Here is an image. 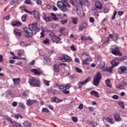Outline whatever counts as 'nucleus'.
I'll return each instance as SVG.
<instances>
[{
	"instance_id": "f257e3e1",
	"label": "nucleus",
	"mask_w": 127,
	"mask_h": 127,
	"mask_svg": "<svg viewBox=\"0 0 127 127\" xmlns=\"http://www.w3.org/2000/svg\"><path fill=\"white\" fill-rule=\"evenodd\" d=\"M23 30L27 34V37H32L33 36V31H35V34H36V32L40 31V28L37 27V23H35L29 25V28H24Z\"/></svg>"
},
{
	"instance_id": "f03ea898",
	"label": "nucleus",
	"mask_w": 127,
	"mask_h": 127,
	"mask_svg": "<svg viewBox=\"0 0 127 127\" xmlns=\"http://www.w3.org/2000/svg\"><path fill=\"white\" fill-rule=\"evenodd\" d=\"M57 4L59 8L64 12L68 11L69 8L71 7L70 4L66 2V0H61V1H58Z\"/></svg>"
},
{
	"instance_id": "7ed1b4c3",
	"label": "nucleus",
	"mask_w": 127,
	"mask_h": 127,
	"mask_svg": "<svg viewBox=\"0 0 127 127\" xmlns=\"http://www.w3.org/2000/svg\"><path fill=\"white\" fill-rule=\"evenodd\" d=\"M110 38L112 39L113 41H117L119 39V34L114 33L113 34H110L107 38L104 37L102 40H104V39L107 40L103 42V44H109L110 43Z\"/></svg>"
},
{
	"instance_id": "20e7f679",
	"label": "nucleus",
	"mask_w": 127,
	"mask_h": 127,
	"mask_svg": "<svg viewBox=\"0 0 127 127\" xmlns=\"http://www.w3.org/2000/svg\"><path fill=\"white\" fill-rule=\"evenodd\" d=\"M101 80H102V74L100 72H97L93 79V85H94V86H99V84H100Z\"/></svg>"
},
{
	"instance_id": "39448f33",
	"label": "nucleus",
	"mask_w": 127,
	"mask_h": 127,
	"mask_svg": "<svg viewBox=\"0 0 127 127\" xmlns=\"http://www.w3.org/2000/svg\"><path fill=\"white\" fill-rule=\"evenodd\" d=\"M110 53L113 54V55H115V56H122L123 55L121 51H120V48L117 46L110 48Z\"/></svg>"
},
{
	"instance_id": "423d86ee",
	"label": "nucleus",
	"mask_w": 127,
	"mask_h": 127,
	"mask_svg": "<svg viewBox=\"0 0 127 127\" xmlns=\"http://www.w3.org/2000/svg\"><path fill=\"white\" fill-rule=\"evenodd\" d=\"M29 83L31 86H32L33 87H40V81L35 77H33L31 79L29 80Z\"/></svg>"
},
{
	"instance_id": "0eeeda50",
	"label": "nucleus",
	"mask_w": 127,
	"mask_h": 127,
	"mask_svg": "<svg viewBox=\"0 0 127 127\" xmlns=\"http://www.w3.org/2000/svg\"><path fill=\"white\" fill-rule=\"evenodd\" d=\"M50 38H51L52 41H53V42L57 43V44H58V43H59V41L61 40L60 37H57V36L55 35L54 33L52 32L50 33Z\"/></svg>"
},
{
	"instance_id": "6e6552de",
	"label": "nucleus",
	"mask_w": 127,
	"mask_h": 127,
	"mask_svg": "<svg viewBox=\"0 0 127 127\" xmlns=\"http://www.w3.org/2000/svg\"><path fill=\"white\" fill-rule=\"evenodd\" d=\"M59 60H61L62 62H68V63L72 61V58L67 55H63L62 57L59 58Z\"/></svg>"
},
{
	"instance_id": "1a4fd4ad",
	"label": "nucleus",
	"mask_w": 127,
	"mask_h": 127,
	"mask_svg": "<svg viewBox=\"0 0 127 127\" xmlns=\"http://www.w3.org/2000/svg\"><path fill=\"white\" fill-rule=\"evenodd\" d=\"M91 79H92V78L91 77H89L88 78H87L86 79H85L83 81L78 82V83L77 84V85L78 86V89L82 88L83 85H86V84H87V83H88V82H90V81H91Z\"/></svg>"
},
{
	"instance_id": "9d476101",
	"label": "nucleus",
	"mask_w": 127,
	"mask_h": 127,
	"mask_svg": "<svg viewBox=\"0 0 127 127\" xmlns=\"http://www.w3.org/2000/svg\"><path fill=\"white\" fill-rule=\"evenodd\" d=\"M88 26V24L86 22H82L78 26V30L79 31H83L86 27Z\"/></svg>"
},
{
	"instance_id": "9b49d317",
	"label": "nucleus",
	"mask_w": 127,
	"mask_h": 127,
	"mask_svg": "<svg viewBox=\"0 0 127 127\" xmlns=\"http://www.w3.org/2000/svg\"><path fill=\"white\" fill-rule=\"evenodd\" d=\"M114 118L115 122H122V118L119 113H115L114 115Z\"/></svg>"
},
{
	"instance_id": "f8f14e48",
	"label": "nucleus",
	"mask_w": 127,
	"mask_h": 127,
	"mask_svg": "<svg viewBox=\"0 0 127 127\" xmlns=\"http://www.w3.org/2000/svg\"><path fill=\"white\" fill-rule=\"evenodd\" d=\"M11 24L12 26H15L16 27H20L22 25V23L21 22L17 21H12Z\"/></svg>"
},
{
	"instance_id": "ddd939ff",
	"label": "nucleus",
	"mask_w": 127,
	"mask_h": 127,
	"mask_svg": "<svg viewBox=\"0 0 127 127\" xmlns=\"http://www.w3.org/2000/svg\"><path fill=\"white\" fill-rule=\"evenodd\" d=\"M43 19L46 22H51L53 20V18L52 16H47L46 17V14L43 15Z\"/></svg>"
},
{
	"instance_id": "4468645a",
	"label": "nucleus",
	"mask_w": 127,
	"mask_h": 127,
	"mask_svg": "<svg viewBox=\"0 0 127 127\" xmlns=\"http://www.w3.org/2000/svg\"><path fill=\"white\" fill-rule=\"evenodd\" d=\"M30 70L31 72L34 73L35 75H37V76H40V75L43 74V72L42 71H38L35 68L30 69Z\"/></svg>"
},
{
	"instance_id": "2eb2a0df",
	"label": "nucleus",
	"mask_w": 127,
	"mask_h": 127,
	"mask_svg": "<svg viewBox=\"0 0 127 127\" xmlns=\"http://www.w3.org/2000/svg\"><path fill=\"white\" fill-rule=\"evenodd\" d=\"M51 102L53 103H62L63 102V100L62 99H60L59 98H57V97H52L51 99Z\"/></svg>"
},
{
	"instance_id": "dca6fc26",
	"label": "nucleus",
	"mask_w": 127,
	"mask_h": 127,
	"mask_svg": "<svg viewBox=\"0 0 127 127\" xmlns=\"http://www.w3.org/2000/svg\"><path fill=\"white\" fill-rule=\"evenodd\" d=\"M35 103H37V100L36 99L30 100V99H28L27 100L26 105L28 106V107H30L32 106L33 104H35Z\"/></svg>"
},
{
	"instance_id": "f3484780",
	"label": "nucleus",
	"mask_w": 127,
	"mask_h": 127,
	"mask_svg": "<svg viewBox=\"0 0 127 127\" xmlns=\"http://www.w3.org/2000/svg\"><path fill=\"white\" fill-rule=\"evenodd\" d=\"M127 67L125 66H120L118 68V74H123L126 71H127Z\"/></svg>"
},
{
	"instance_id": "a211bd4d",
	"label": "nucleus",
	"mask_w": 127,
	"mask_h": 127,
	"mask_svg": "<svg viewBox=\"0 0 127 127\" xmlns=\"http://www.w3.org/2000/svg\"><path fill=\"white\" fill-rule=\"evenodd\" d=\"M95 6L97 9H102V8H103V4L100 1H96L95 3Z\"/></svg>"
},
{
	"instance_id": "6ab92c4d",
	"label": "nucleus",
	"mask_w": 127,
	"mask_h": 127,
	"mask_svg": "<svg viewBox=\"0 0 127 127\" xmlns=\"http://www.w3.org/2000/svg\"><path fill=\"white\" fill-rule=\"evenodd\" d=\"M77 8V9H79L80 8H83V1L79 0V1L74 5Z\"/></svg>"
},
{
	"instance_id": "aec40b11",
	"label": "nucleus",
	"mask_w": 127,
	"mask_h": 127,
	"mask_svg": "<svg viewBox=\"0 0 127 127\" xmlns=\"http://www.w3.org/2000/svg\"><path fill=\"white\" fill-rule=\"evenodd\" d=\"M80 39L82 41H87V40L93 41V39L90 36L85 37V36H82L81 37Z\"/></svg>"
},
{
	"instance_id": "412c9836",
	"label": "nucleus",
	"mask_w": 127,
	"mask_h": 127,
	"mask_svg": "<svg viewBox=\"0 0 127 127\" xmlns=\"http://www.w3.org/2000/svg\"><path fill=\"white\" fill-rule=\"evenodd\" d=\"M77 14L80 17H83V16H85V12L83 10L77 9Z\"/></svg>"
},
{
	"instance_id": "4be33fe9",
	"label": "nucleus",
	"mask_w": 127,
	"mask_h": 127,
	"mask_svg": "<svg viewBox=\"0 0 127 127\" xmlns=\"http://www.w3.org/2000/svg\"><path fill=\"white\" fill-rule=\"evenodd\" d=\"M53 70L56 73H59V71H60V67H59L58 64H55L54 65Z\"/></svg>"
},
{
	"instance_id": "5701e85b",
	"label": "nucleus",
	"mask_w": 127,
	"mask_h": 127,
	"mask_svg": "<svg viewBox=\"0 0 127 127\" xmlns=\"http://www.w3.org/2000/svg\"><path fill=\"white\" fill-rule=\"evenodd\" d=\"M106 122L107 123H109V124H110V125H113V124H115V122L114 121V119L112 118H109L107 117V118L105 119Z\"/></svg>"
},
{
	"instance_id": "b1692460",
	"label": "nucleus",
	"mask_w": 127,
	"mask_h": 127,
	"mask_svg": "<svg viewBox=\"0 0 127 127\" xmlns=\"http://www.w3.org/2000/svg\"><path fill=\"white\" fill-rule=\"evenodd\" d=\"M111 64L112 65L111 67L115 68V67H116V66H118V65L120 64V63L116 62V59H114L112 61H111Z\"/></svg>"
},
{
	"instance_id": "393cba45",
	"label": "nucleus",
	"mask_w": 127,
	"mask_h": 127,
	"mask_svg": "<svg viewBox=\"0 0 127 127\" xmlns=\"http://www.w3.org/2000/svg\"><path fill=\"white\" fill-rule=\"evenodd\" d=\"M13 81L14 82V84L15 86H18V85H19V83H20V78H14L13 79Z\"/></svg>"
},
{
	"instance_id": "a878e982",
	"label": "nucleus",
	"mask_w": 127,
	"mask_h": 127,
	"mask_svg": "<svg viewBox=\"0 0 127 127\" xmlns=\"http://www.w3.org/2000/svg\"><path fill=\"white\" fill-rule=\"evenodd\" d=\"M34 16L37 18L38 20H40V15L39 14V13L37 11H34L33 12Z\"/></svg>"
},
{
	"instance_id": "bb28decb",
	"label": "nucleus",
	"mask_w": 127,
	"mask_h": 127,
	"mask_svg": "<svg viewBox=\"0 0 127 127\" xmlns=\"http://www.w3.org/2000/svg\"><path fill=\"white\" fill-rule=\"evenodd\" d=\"M71 20L73 24H78L79 19H78V18H77L76 17H72Z\"/></svg>"
},
{
	"instance_id": "cd10ccee",
	"label": "nucleus",
	"mask_w": 127,
	"mask_h": 127,
	"mask_svg": "<svg viewBox=\"0 0 127 127\" xmlns=\"http://www.w3.org/2000/svg\"><path fill=\"white\" fill-rule=\"evenodd\" d=\"M28 95H29V91L28 90L24 91L22 95L23 99H27V98H28Z\"/></svg>"
},
{
	"instance_id": "c85d7f7f",
	"label": "nucleus",
	"mask_w": 127,
	"mask_h": 127,
	"mask_svg": "<svg viewBox=\"0 0 127 127\" xmlns=\"http://www.w3.org/2000/svg\"><path fill=\"white\" fill-rule=\"evenodd\" d=\"M90 95H94L97 98H99V97H100V94L99 92L95 90L91 91L90 92Z\"/></svg>"
},
{
	"instance_id": "c756f323",
	"label": "nucleus",
	"mask_w": 127,
	"mask_h": 127,
	"mask_svg": "<svg viewBox=\"0 0 127 127\" xmlns=\"http://www.w3.org/2000/svg\"><path fill=\"white\" fill-rule=\"evenodd\" d=\"M113 69H114L113 66L106 67L105 68L104 71H106L107 72H109V73H112Z\"/></svg>"
},
{
	"instance_id": "7c9ffc66",
	"label": "nucleus",
	"mask_w": 127,
	"mask_h": 127,
	"mask_svg": "<svg viewBox=\"0 0 127 127\" xmlns=\"http://www.w3.org/2000/svg\"><path fill=\"white\" fill-rule=\"evenodd\" d=\"M14 34L15 35H17V36H21V32L17 29L14 30Z\"/></svg>"
},
{
	"instance_id": "2f4dec72",
	"label": "nucleus",
	"mask_w": 127,
	"mask_h": 127,
	"mask_svg": "<svg viewBox=\"0 0 127 127\" xmlns=\"http://www.w3.org/2000/svg\"><path fill=\"white\" fill-rule=\"evenodd\" d=\"M99 67L100 69H103V68H105V62L101 61L99 64Z\"/></svg>"
},
{
	"instance_id": "473e14b6",
	"label": "nucleus",
	"mask_w": 127,
	"mask_h": 127,
	"mask_svg": "<svg viewBox=\"0 0 127 127\" xmlns=\"http://www.w3.org/2000/svg\"><path fill=\"white\" fill-rule=\"evenodd\" d=\"M12 126H14V127H22V126H21V124H19L15 121H13V123H12Z\"/></svg>"
},
{
	"instance_id": "72a5a7b5",
	"label": "nucleus",
	"mask_w": 127,
	"mask_h": 127,
	"mask_svg": "<svg viewBox=\"0 0 127 127\" xmlns=\"http://www.w3.org/2000/svg\"><path fill=\"white\" fill-rule=\"evenodd\" d=\"M51 16H53L52 18L55 21H56L57 20H58L59 19V18L56 16V14L54 13H51Z\"/></svg>"
},
{
	"instance_id": "f704fd0d",
	"label": "nucleus",
	"mask_w": 127,
	"mask_h": 127,
	"mask_svg": "<svg viewBox=\"0 0 127 127\" xmlns=\"http://www.w3.org/2000/svg\"><path fill=\"white\" fill-rule=\"evenodd\" d=\"M105 83L107 87H109V88H112V84H111V80L110 79H107L105 80Z\"/></svg>"
},
{
	"instance_id": "c9c22d12",
	"label": "nucleus",
	"mask_w": 127,
	"mask_h": 127,
	"mask_svg": "<svg viewBox=\"0 0 127 127\" xmlns=\"http://www.w3.org/2000/svg\"><path fill=\"white\" fill-rule=\"evenodd\" d=\"M13 118L15 119L16 120H18V119H22L23 117L20 115V114H14Z\"/></svg>"
},
{
	"instance_id": "e433bc0d",
	"label": "nucleus",
	"mask_w": 127,
	"mask_h": 127,
	"mask_svg": "<svg viewBox=\"0 0 127 127\" xmlns=\"http://www.w3.org/2000/svg\"><path fill=\"white\" fill-rule=\"evenodd\" d=\"M124 104H125V102L122 101L118 103L119 106H120L123 109V110H125V105Z\"/></svg>"
},
{
	"instance_id": "4c0bfd02",
	"label": "nucleus",
	"mask_w": 127,
	"mask_h": 127,
	"mask_svg": "<svg viewBox=\"0 0 127 127\" xmlns=\"http://www.w3.org/2000/svg\"><path fill=\"white\" fill-rule=\"evenodd\" d=\"M26 18H27V14H24L21 17V21L24 22L26 20Z\"/></svg>"
},
{
	"instance_id": "58836bf2",
	"label": "nucleus",
	"mask_w": 127,
	"mask_h": 127,
	"mask_svg": "<svg viewBox=\"0 0 127 127\" xmlns=\"http://www.w3.org/2000/svg\"><path fill=\"white\" fill-rule=\"evenodd\" d=\"M40 58L42 60H44V61H47V63H48V57L44 56H41Z\"/></svg>"
},
{
	"instance_id": "ea45409f",
	"label": "nucleus",
	"mask_w": 127,
	"mask_h": 127,
	"mask_svg": "<svg viewBox=\"0 0 127 127\" xmlns=\"http://www.w3.org/2000/svg\"><path fill=\"white\" fill-rule=\"evenodd\" d=\"M70 2L72 4V5H76V3H78V0H70Z\"/></svg>"
},
{
	"instance_id": "a19ab883",
	"label": "nucleus",
	"mask_w": 127,
	"mask_h": 127,
	"mask_svg": "<svg viewBox=\"0 0 127 127\" xmlns=\"http://www.w3.org/2000/svg\"><path fill=\"white\" fill-rule=\"evenodd\" d=\"M63 93L65 95H69L70 94V91H69V89L65 88L64 90H63Z\"/></svg>"
},
{
	"instance_id": "79ce46f5",
	"label": "nucleus",
	"mask_w": 127,
	"mask_h": 127,
	"mask_svg": "<svg viewBox=\"0 0 127 127\" xmlns=\"http://www.w3.org/2000/svg\"><path fill=\"white\" fill-rule=\"evenodd\" d=\"M23 126L24 127H31V123L25 122L23 123Z\"/></svg>"
},
{
	"instance_id": "37998d69",
	"label": "nucleus",
	"mask_w": 127,
	"mask_h": 127,
	"mask_svg": "<svg viewBox=\"0 0 127 127\" xmlns=\"http://www.w3.org/2000/svg\"><path fill=\"white\" fill-rule=\"evenodd\" d=\"M91 125L92 127H96L97 126H98V123L95 121H93L91 122Z\"/></svg>"
},
{
	"instance_id": "c03bdc74",
	"label": "nucleus",
	"mask_w": 127,
	"mask_h": 127,
	"mask_svg": "<svg viewBox=\"0 0 127 127\" xmlns=\"http://www.w3.org/2000/svg\"><path fill=\"white\" fill-rule=\"evenodd\" d=\"M67 22H68V20L67 19L61 20V23H62V24H63V25H65V24H67Z\"/></svg>"
},
{
	"instance_id": "a18cd8bd",
	"label": "nucleus",
	"mask_w": 127,
	"mask_h": 127,
	"mask_svg": "<svg viewBox=\"0 0 127 127\" xmlns=\"http://www.w3.org/2000/svg\"><path fill=\"white\" fill-rule=\"evenodd\" d=\"M49 39L47 38H46L45 40L43 41V43L44 44H49Z\"/></svg>"
},
{
	"instance_id": "49530a36",
	"label": "nucleus",
	"mask_w": 127,
	"mask_h": 127,
	"mask_svg": "<svg viewBox=\"0 0 127 127\" xmlns=\"http://www.w3.org/2000/svg\"><path fill=\"white\" fill-rule=\"evenodd\" d=\"M48 93L49 94H53V95H55L56 91H55V90L54 89H51L50 90L48 91Z\"/></svg>"
},
{
	"instance_id": "de8ad7c7",
	"label": "nucleus",
	"mask_w": 127,
	"mask_h": 127,
	"mask_svg": "<svg viewBox=\"0 0 127 127\" xmlns=\"http://www.w3.org/2000/svg\"><path fill=\"white\" fill-rule=\"evenodd\" d=\"M43 113H49V109L47 108H43L42 110Z\"/></svg>"
},
{
	"instance_id": "09e8293b",
	"label": "nucleus",
	"mask_w": 127,
	"mask_h": 127,
	"mask_svg": "<svg viewBox=\"0 0 127 127\" xmlns=\"http://www.w3.org/2000/svg\"><path fill=\"white\" fill-rule=\"evenodd\" d=\"M59 89L60 91H62V92H63L64 91V89H65V86L64 85H60L59 86Z\"/></svg>"
},
{
	"instance_id": "8fccbe9b",
	"label": "nucleus",
	"mask_w": 127,
	"mask_h": 127,
	"mask_svg": "<svg viewBox=\"0 0 127 127\" xmlns=\"http://www.w3.org/2000/svg\"><path fill=\"white\" fill-rule=\"evenodd\" d=\"M88 61L86 60V59L85 60H83L82 62V63L83 64V65H89L90 63H89L88 62H87Z\"/></svg>"
},
{
	"instance_id": "3c124183",
	"label": "nucleus",
	"mask_w": 127,
	"mask_h": 127,
	"mask_svg": "<svg viewBox=\"0 0 127 127\" xmlns=\"http://www.w3.org/2000/svg\"><path fill=\"white\" fill-rule=\"evenodd\" d=\"M65 89L69 90L71 88V84L70 83H67L64 86Z\"/></svg>"
},
{
	"instance_id": "603ef678",
	"label": "nucleus",
	"mask_w": 127,
	"mask_h": 127,
	"mask_svg": "<svg viewBox=\"0 0 127 127\" xmlns=\"http://www.w3.org/2000/svg\"><path fill=\"white\" fill-rule=\"evenodd\" d=\"M71 120L74 123H77L78 122V118H76L75 117H72L71 118Z\"/></svg>"
},
{
	"instance_id": "864d4df0",
	"label": "nucleus",
	"mask_w": 127,
	"mask_h": 127,
	"mask_svg": "<svg viewBox=\"0 0 127 127\" xmlns=\"http://www.w3.org/2000/svg\"><path fill=\"white\" fill-rule=\"evenodd\" d=\"M125 59H127V56L126 57L123 58V59L121 58H115V60H118V61H123V60H125Z\"/></svg>"
},
{
	"instance_id": "5fc2aeb1",
	"label": "nucleus",
	"mask_w": 127,
	"mask_h": 127,
	"mask_svg": "<svg viewBox=\"0 0 127 127\" xmlns=\"http://www.w3.org/2000/svg\"><path fill=\"white\" fill-rule=\"evenodd\" d=\"M117 13H118V12L117 11V10H115L114 12V14L112 18V19L113 20H114V19H115L116 18V15H117Z\"/></svg>"
},
{
	"instance_id": "6e6d98bb",
	"label": "nucleus",
	"mask_w": 127,
	"mask_h": 127,
	"mask_svg": "<svg viewBox=\"0 0 127 127\" xmlns=\"http://www.w3.org/2000/svg\"><path fill=\"white\" fill-rule=\"evenodd\" d=\"M75 71H76L77 72V73H82V72H83L82 69L78 67H76L75 68Z\"/></svg>"
},
{
	"instance_id": "4d7b16f0",
	"label": "nucleus",
	"mask_w": 127,
	"mask_h": 127,
	"mask_svg": "<svg viewBox=\"0 0 127 127\" xmlns=\"http://www.w3.org/2000/svg\"><path fill=\"white\" fill-rule=\"evenodd\" d=\"M19 106L21 108H22V109H25V105H24V103H19Z\"/></svg>"
},
{
	"instance_id": "13d9d810",
	"label": "nucleus",
	"mask_w": 127,
	"mask_h": 127,
	"mask_svg": "<svg viewBox=\"0 0 127 127\" xmlns=\"http://www.w3.org/2000/svg\"><path fill=\"white\" fill-rule=\"evenodd\" d=\"M16 1H17V0H11L10 2V4L11 5H13L15 3V2H16Z\"/></svg>"
},
{
	"instance_id": "bf43d9fd",
	"label": "nucleus",
	"mask_w": 127,
	"mask_h": 127,
	"mask_svg": "<svg viewBox=\"0 0 127 127\" xmlns=\"http://www.w3.org/2000/svg\"><path fill=\"white\" fill-rule=\"evenodd\" d=\"M49 83H50V81H48V80H44V84H45V85H46V86H49Z\"/></svg>"
},
{
	"instance_id": "052dcab7",
	"label": "nucleus",
	"mask_w": 127,
	"mask_h": 127,
	"mask_svg": "<svg viewBox=\"0 0 127 127\" xmlns=\"http://www.w3.org/2000/svg\"><path fill=\"white\" fill-rule=\"evenodd\" d=\"M89 22L90 23H93V22H95V19L93 17H90L89 18Z\"/></svg>"
},
{
	"instance_id": "680f3d73",
	"label": "nucleus",
	"mask_w": 127,
	"mask_h": 127,
	"mask_svg": "<svg viewBox=\"0 0 127 127\" xmlns=\"http://www.w3.org/2000/svg\"><path fill=\"white\" fill-rule=\"evenodd\" d=\"M32 2L30 0H25V3H26V4H31Z\"/></svg>"
},
{
	"instance_id": "e2e57ef3",
	"label": "nucleus",
	"mask_w": 127,
	"mask_h": 127,
	"mask_svg": "<svg viewBox=\"0 0 127 127\" xmlns=\"http://www.w3.org/2000/svg\"><path fill=\"white\" fill-rule=\"evenodd\" d=\"M70 49H71L72 51H76V48H75V45H72L70 46Z\"/></svg>"
},
{
	"instance_id": "0e129e2a",
	"label": "nucleus",
	"mask_w": 127,
	"mask_h": 127,
	"mask_svg": "<svg viewBox=\"0 0 127 127\" xmlns=\"http://www.w3.org/2000/svg\"><path fill=\"white\" fill-rule=\"evenodd\" d=\"M6 121H8V122H9V123H11V124H12V123H13V121H12V119L10 117H7L6 118Z\"/></svg>"
},
{
	"instance_id": "69168bd1",
	"label": "nucleus",
	"mask_w": 127,
	"mask_h": 127,
	"mask_svg": "<svg viewBox=\"0 0 127 127\" xmlns=\"http://www.w3.org/2000/svg\"><path fill=\"white\" fill-rule=\"evenodd\" d=\"M36 2L37 4H38L39 5H41V4H42V1H41L40 0H37Z\"/></svg>"
},
{
	"instance_id": "338daca9",
	"label": "nucleus",
	"mask_w": 127,
	"mask_h": 127,
	"mask_svg": "<svg viewBox=\"0 0 127 127\" xmlns=\"http://www.w3.org/2000/svg\"><path fill=\"white\" fill-rule=\"evenodd\" d=\"M112 98L114 99V100H118L119 96L117 95H114L113 96Z\"/></svg>"
},
{
	"instance_id": "774afa93",
	"label": "nucleus",
	"mask_w": 127,
	"mask_h": 127,
	"mask_svg": "<svg viewBox=\"0 0 127 127\" xmlns=\"http://www.w3.org/2000/svg\"><path fill=\"white\" fill-rule=\"evenodd\" d=\"M12 107H16L17 106V102H13L12 103Z\"/></svg>"
}]
</instances>
